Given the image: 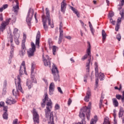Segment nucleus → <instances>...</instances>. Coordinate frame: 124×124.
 <instances>
[{"label": "nucleus", "instance_id": "f257e3e1", "mask_svg": "<svg viewBox=\"0 0 124 124\" xmlns=\"http://www.w3.org/2000/svg\"><path fill=\"white\" fill-rule=\"evenodd\" d=\"M43 97V103H41L43 108L45 107V103L46 101V109H45L46 117L47 120H49L48 124H54V114H53V112H51V109L53 108V103H52L51 99L48 97L47 92L45 93Z\"/></svg>", "mask_w": 124, "mask_h": 124}, {"label": "nucleus", "instance_id": "f03ea898", "mask_svg": "<svg viewBox=\"0 0 124 124\" xmlns=\"http://www.w3.org/2000/svg\"><path fill=\"white\" fill-rule=\"evenodd\" d=\"M46 16L45 15H43L42 16V22L44 27V29L45 31H48V26H47V19L48 20V24L49 26H51V28H54V23H52L51 24V19H50V12H49V9L48 8H46Z\"/></svg>", "mask_w": 124, "mask_h": 124}, {"label": "nucleus", "instance_id": "7ed1b4c3", "mask_svg": "<svg viewBox=\"0 0 124 124\" xmlns=\"http://www.w3.org/2000/svg\"><path fill=\"white\" fill-rule=\"evenodd\" d=\"M15 80L16 89H13L12 93L14 96L16 97L19 95V91H20L22 93H24V91H23V89L21 86V78L20 77V76H17V78H15Z\"/></svg>", "mask_w": 124, "mask_h": 124}, {"label": "nucleus", "instance_id": "20e7f679", "mask_svg": "<svg viewBox=\"0 0 124 124\" xmlns=\"http://www.w3.org/2000/svg\"><path fill=\"white\" fill-rule=\"evenodd\" d=\"M88 48L87 49V54L85 55L82 58V61H85L88 58V56L89 57V59L88 60V62L86 63V69L87 72H90V63H91V60H92V55H91V44L89 42H88Z\"/></svg>", "mask_w": 124, "mask_h": 124}, {"label": "nucleus", "instance_id": "39448f33", "mask_svg": "<svg viewBox=\"0 0 124 124\" xmlns=\"http://www.w3.org/2000/svg\"><path fill=\"white\" fill-rule=\"evenodd\" d=\"M10 21H11V18H9L6 19L5 21L1 22L0 25V31H3L5 30L6 26L9 25Z\"/></svg>", "mask_w": 124, "mask_h": 124}, {"label": "nucleus", "instance_id": "423d86ee", "mask_svg": "<svg viewBox=\"0 0 124 124\" xmlns=\"http://www.w3.org/2000/svg\"><path fill=\"white\" fill-rule=\"evenodd\" d=\"M31 48L27 51L29 58H31L34 56V52L35 51V45L33 42L31 43Z\"/></svg>", "mask_w": 124, "mask_h": 124}, {"label": "nucleus", "instance_id": "0eeeda50", "mask_svg": "<svg viewBox=\"0 0 124 124\" xmlns=\"http://www.w3.org/2000/svg\"><path fill=\"white\" fill-rule=\"evenodd\" d=\"M43 62H44V65H45V66L51 67V58L49 57V56L46 55L44 57V55H43Z\"/></svg>", "mask_w": 124, "mask_h": 124}, {"label": "nucleus", "instance_id": "6e6552de", "mask_svg": "<svg viewBox=\"0 0 124 124\" xmlns=\"http://www.w3.org/2000/svg\"><path fill=\"white\" fill-rule=\"evenodd\" d=\"M33 15V9H30L28 14V16L27 17L26 21L28 25V26H31V18H32V16Z\"/></svg>", "mask_w": 124, "mask_h": 124}, {"label": "nucleus", "instance_id": "1a4fd4ad", "mask_svg": "<svg viewBox=\"0 0 124 124\" xmlns=\"http://www.w3.org/2000/svg\"><path fill=\"white\" fill-rule=\"evenodd\" d=\"M33 120L35 124H39V115L35 108L33 109Z\"/></svg>", "mask_w": 124, "mask_h": 124}, {"label": "nucleus", "instance_id": "9d476101", "mask_svg": "<svg viewBox=\"0 0 124 124\" xmlns=\"http://www.w3.org/2000/svg\"><path fill=\"white\" fill-rule=\"evenodd\" d=\"M19 75H20V76H21V75H23V73L24 72L25 74H26V75H28V74L27 73V71H26V64L25 62V61H23L20 67V69L19 70Z\"/></svg>", "mask_w": 124, "mask_h": 124}, {"label": "nucleus", "instance_id": "9b49d317", "mask_svg": "<svg viewBox=\"0 0 124 124\" xmlns=\"http://www.w3.org/2000/svg\"><path fill=\"white\" fill-rule=\"evenodd\" d=\"M91 107H92V103L89 102L88 107L83 108V112H88L86 113V118L88 121L90 120V116L91 115V113L90 112V110H89V109H91Z\"/></svg>", "mask_w": 124, "mask_h": 124}, {"label": "nucleus", "instance_id": "f8f14e48", "mask_svg": "<svg viewBox=\"0 0 124 124\" xmlns=\"http://www.w3.org/2000/svg\"><path fill=\"white\" fill-rule=\"evenodd\" d=\"M14 2L16 3V6H14V4L12 5L13 6V11L15 12V13H17L19 11V1L17 0H15L13 1V3Z\"/></svg>", "mask_w": 124, "mask_h": 124}, {"label": "nucleus", "instance_id": "ddd939ff", "mask_svg": "<svg viewBox=\"0 0 124 124\" xmlns=\"http://www.w3.org/2000/svg\"><path fill=\"white\" fill-rule=\"evenodd\" d=\"M34 81V79H32L31 80V79H28L26 82V86H27V87H28V89L29 90H31V87H32L33 85H32V83H35L36 84L37 82L36 80H35Z\"/></svg>", "mask_w": 124, "mask_h": 124}, {"label": "nucleus", "instance_id": "4468645a", "mask_svg": "<svg viewBox=\"0 0 124 124\" xmlns=\"http://www.w3.org/2000/svg\"><path fill=\"white\" fill-rule=\"evenodd\" d=\"M67 4L65 2V0H63V1L61 2V12L64 14L65 13V10H66V6Z\"/></svg>", "mask_w": 124, "mask_h": 124}, {"label": "nucleus", "instance_id": "2eb2a0df", "mask_svg": "<svg viewBox=\"0 0 124 124\" xmlns=\"http://www.w3.org/2000/svg\"><path fill=\"white\" fill-rule=\"evenodd\" d=\"M26 50H27V48H26V46L25 44H21V49L19 51V55L21 57L24 56L26 54Z\"/></svg>", "mask_w": 124, "mask_h": 124}, {"label": "nucleus", "instance_id": "dca6fc26", "mask_svg": "<svg viewBox=\"0 0 124 124\" xmlns=\"http://www.w3.org/2000/svg\"><path fill=\"white\" fill-rule=\"evenodd\" d=\"M54 91H55V84L54 82H51L49 87V95H52L53 94V93H54Z\"/></svg>", "mask_w": 124, "mask_h": 124}, {"label": "nucleus", "instance_id": "f3484780", "mask_svg": "<svg viewBox=\"0 0 124 124\" xmlns=\"http://www.w3.org/2000/svg\"><path fill=\"white\" fill-rule=\"evenodd\" d=\"M40 31H38L37 32V35L36 37V41H35V44L37 46H39V41L40 40Z\"/></svg>", "mask_w": 124, "mask_h": 124}, {"label": "nucleus", "instance_id": "a211bd4d", "mask_svg": "<svg viewBox=\"0 0 124 124\" xmlns=\"http://www.w3.org/2000/svg\"><path fill=\"white\" fill-rule=\"evenodd\" d=\"M90 96H91V90L89 89L87 91L86 93V95L84 98V101H86V102H89L90 100Z\"/></svg>", "mask_w": 124, "mask_h": 124}, {"label": "nucleus", "instance_id": "6ab92c4d", "mask_svg": "<svg viewBox=\"0 0 124 124\" xmlns=\"http://www.w3.org/2000/svg\"><path fill=\"white\" fill-rule=\"evenodd\" d=\"M52 72L53 75L59 74V70H58V68H57L55 64H53L52 65Z\"/></svg>", "mask_w": 124, "mask_h": 124}, {"label": "nucleus", "instance_id": "aec40b11", "mask_svg": "<svg viewBox=\"0 0 124 124\" xmlns=\"http://www.w3.org/2000/svg\"><path fill=\"white\" fill-rule=\"evenodd\" d=\"M6 103L11 105V104H14L15 103H16V101L14 99H13L12 98H9L7 99Z\"/></svg>", "mask_w": 124, "mask_h": 124}, {"label": "nucleus", "instance_id": "412c9836", "mask_svg": "<svg viewBox=\"0 0 124 124\" xmlns=\"http://www.w3.org/2000/svg\"><path fill=\"white\" fill-rule=\"evenodd\" d=\"M89 113L88 111H84V108L79 112V117L80 118H85V114Z\"/></svg>", "mask_w": 124, "mask_h": 124}, {"label": "nucleus", "instance_id": "4be33fe9", "mask_svg": "<svg viewBox=\"0 0 124 124\" xmlns=\"http://www.w3.org/2000/svg\"><path fill=\"white\" fill-rule=\"evenodd\" d=\"M70 7L71 9H72V10L73 11L74 13H75V14H76L77 17H80V14H79L78 11L72 6H71Z\"/></svg>", "mask_w": 124, "mask_h": 124}, {"label": "nucleus", "instance_id": "5701e85b", "mask_svg": "<svg viewBox=\"0 0 124 124\" xmlns=\"http://www.w3.org/2000/svg\"><path fill=\"white\" fill-rule=\"evenodd\" d=\"M112 102L114 107H118V106H119V102H118L116 98H113Z\"/></svg>", "mask_w": 124, "mask_h": 124}, {"label": "nucleus", "instance_id": "b1692460", "mask_svg": "<svg viewBox=\"0 0 124 124\" xmlns=\"http://www.w3.org/2000/svg\"><path fill=\"white\" fill-rule=\"evenodd\" d=\"M106 32H105V31L103 30L102 31V39H103V43H104V41L105 39H106Z\"/></svg>", "mask_w": 124, "mask_h": 124}, {"label": "nucleus", "instance_id": "393cba45", "mask_svg": "<svg viewBox=\"0 0 124 124\" xmlns=\"http://www.w3.org/2000/svg\"><path fill=\"white\" fill-rule=\"evenodd\" d=\"M98 119H97V116H95L94 117V119H92L91 120V122H90V124H94L96 123V122H97L98 121Z\"/></svg>", "mask_w": 124, "mask_h": 124}, {"label": "nucleus", "instance_id": "a878e982", "mask_svg": "<svg viewBox=\"0 0 124 124\" xmlns=\"http://www.w3.org/2000/svg\"><path fill=\"white\" fill-rule=\"evenodd\" d=\"M97 76H98L100 81H103V80H104V78L105 77V75L102 73H99V74Z\"/></svg>", "mask_w": 124, "mask_h": 124}, {"label": "nucleus", "instance_id": "bb28decb", "mask_svg": "<svg viewBox=\"0 0 124 124\" xmlns=\"http://www.w3.org/2000/svg\"><path fill=\"white\" fill-rule=\"evenodd\" d=\"M59 50V48L57 46H52V52L53 55H56V52Z\"/></svg>", "mask_w": 124, "mask_h": 124}, {"label": "nucleus", "instance_id": "cd10ccee", "mask_svg": "<svg viewBox=\"0 0 124 124\" xmlns=\"http://www.w3.org/2000/svg\"><path fill=\"white\" fill-rule=\"evenodd\" d=\"M54 81L57 82V81H60V76L59 75V74H56V75H54Z\"/></svg>", "mask_w": 124, "mask_h": 124}, {"label": "nucleus", "instance_id": "c85d7f7f", "mask_svg": "<svg viewBox=\"0 0 124 124\" xmlns=\"http://www.w3.org/2000/svg\"><path fill=\"white\" fill-rule=\"evenodd\" d=\"M8 7V5L7 4H4L2 6V7L0 8V12H2L4 9Z\"/></svg>", "mask_w": 124, "mask_h": 124}, {"label": "nucleus", "instance_id": "c756f323", "mask_svg": "<svg viewBox=\"0 0 124 124\" xmlns=\"http://www.w3.org/2000/svg\"><path fill=\"white\" fill-rule=\"evenodd\" d=\"M103 124H110V121H109V118H105L104 123Z\"/></svg>", "mask_w": 124, "mask_h": 124}, {"label": "nucleus", "instance_id": "7c9ffc66", "mask_svg": "<svg viewBox=\"0 0 124 124\" xmlns=\"http://www.w3.org/2000/svg\"><path fill=\"white\" fill-rule=\"evenodd\" d=\"M124 109L123 108H120L119 113V117L121 118V117H123V115H124Z\"/></svg>", "mask_w": 124, "mask_h": 124}, {"label": "nucleus", "instance_id": "2f4dec72", "mask_svg": "<svg viewBox=\"0 0 124 124\" xmlns=\"http://www.w3.org/2000/svg\"><path fill=\"white\" fill-rule=\"evenodd\" d=\"M95 76H98V75L99 74V72H98V66H96L95 67Z\"/></svg>", "mask_w": 124, "mask_h": 124}, {"label": "nucleus", "instance_id": "473e14b6", "mask_svg": "<svg viewBox=\"0 0 124 124\" xmlns=\"http://www.w3.org/2000/svg\"><path fill=\"white\" fill-rule=\"evenodd\" d=\"M2 116L3 118H4V120H7V119H8V114H7V112H4Z\"/></svg>", "mask_w": 124, "mask_h": 124}, {"label": "nucleus", "instance_id": "72a5a7b5", "mask_svg": "<svg viewBox=\"0 0 124 124\" xmlns=\"http://www.w3.org/2000/svg\"><path fill=\"white\" fill-rule=\"evenodd\" d=\"M35 67V65L34 64H31V74H32L33 72L34 71V68Z\"/></svg>", "mask_w": 124, "mask_h": 124}, {"label": "nucleus", "instance_id": "f704fd0d", "mask_svg": "<svg viewBox=\"0 0 124 124\" xmlns=\"http://www.w3.org/2000/svg\"><path fill=\"white\" fill-rule=\"evenodd\" d=\"M27 38V35L26 34H23V40H22V44H25L26 43V39Z\"/></svg>", "mask_w": 124, "mask_h": 124}, {"label": "nucleus", "instance_id": "c9c22d12", "mask_svg": "<svg viewBox=\"0 0 124 124\" xmlns=\"http://www.w3.org/2000/svg\"><path fill=\"white\" fill-rule=\"evenodd\" d=\"M48 43L49 44V46L50 47H52V46H53V42L52 41V39H48Z\"/></svg>", "mask_w": 124, "mask_h": 124}, {"label": "nucleus", "instance_id": "e433bc0d", "mask_svg": "<svg viewBox=\"0 0 124 124\" xmlns=\"http://www.w3.org/2000/svg\"><path fill=\"white\" fill-rule=\"evenodd\" d=\"M18 31H19V30H18V29L14 28V31H13V34H14V35H17V34H18Z\"/></svg>", "mask_w": 124, "mask_h": 124}, {"label": "nucleus", "instance_id": "4c0bfd02", "mask_svg": "<svg viewBox=\"0 0 124 124\" xmlns=\"http://www.w3.org/2000/svg\"><path fill=\"white\" fill-rule=\"evenodd\" d=\"M60 31V35L59 36L61 37H63V30H62V29H59Z\"/></svg>", "mask_w": 124, "mask_h": 124}, {"label": "nucleus", "instance_id": "58836bf2", "mask_svg": "<svg viewBox=\"0 0 124 124\" xmlns=\"http://www.w3.org/2000/svg\"><path fill=\"white\" fill-rule=\"evenodd\" d=\"M122 98L123 97H122V95L120 94L116 95V98H117V99H118V100H121V99L122 100Z\"/></svg>", "mask_w": 124, "mask_h": 124}, {"label": "nucleus", "instance_id": "ea45409f", "mask_svg": "<svg viewBox=\"0 0 124 124\" xmlns=\"http://www.w3.org/2000/svg\"><path fill=\"white\" fill-rule=\"evenodd\" d=\"M119 29H120V23H117L115 26V31H119Z\"/></svg>", "mask_w": 124, "mask_h": 124}, {"label": "nucleus", "instance_id": "a19ab883", "mask_svg": "<svg viewBox=\"0 0 124 124\" xmlns=\"http://www.w3.org/2000/svg\"><path fill=\"white\" fill-rule=\"evenodd\" d=\"M9 41H10L11 43H12V42H13V37L11 35H10V37H9Z\"/></svg>", "mask_w": 124, "mask_h": 124}, {"label": "nucleus", "instance_id": "79ce46f5", "mask_svg": "<svg viewBox=\"0 0 124 124\" xmlns=\"http://www.w3.org/2000/svg\"><path fill=\"white\" fill-rule=\"evenodd\" d=\"M72 103V100H71V98H69L67 102V105H68V106H70Z\"/></svg>", "mask_w": 124, "mask_h": 124}, {"label": "nucleus", "instance_id": "37998d69", "mask_svg": "<svg viewBox=\"0 0 124 124\" xmlns=\"http://www.w3.org/2000/svg\"><path fill=\"white\" fill-rule=\"evenodd\" d=\"M116 38L117 39H118V41H121V34H117L116 36Z\"/></svg>", "mask_w": 124, "mask_h": 124}, {"label": "nucleus", "instance_id": "c03bdc74", "mask_svg": "<svg viewBox=\"0 0 124 124\" xmlns=\"http://www.w3.org/2000/svg\"><path fill=\"white\" fill-rule=\"evenodd\" d=\"M62 37L59 36L58 40V44H61V43H62Z\"/></svg>", "mask_w": 124, "mask_h": 124}, {"label": "nucleus", "instance_id": "a18cd8bd", "mask_svg": "<svg viewBox=\"0 0 124 124\" xmlns=\"http://www.w3.org/2000/svg\"><path fill=\"white\" fill-rule=\"evenodd\" d=\"M120 14L121 16V18H124V10H122L120 12Z\"/></svg>", "mask_w": 124, "mask_h": 124}, {"label": "nucleus", "instance_id": "49530a36", "mask_svg": "<svg viewBox=\"0 0 124 124\" xmlns=\"http://www.w3.org/2000/svg\"><path fill=\"white\" fill-rule=\"evenodd\" d=\"M60 105H59V104H56L55 106V110H59V109H60Z\"/></svg>", "mask_w": 124, "mask_h": 124}, {"label": "nucleus", "instance_id": "de8ad7c7", "mask_svg": "<svg viewBox=\"0 0 124 124\" xmlns=\"http://www.w3.org/2000/svg\"><path fill=\"white\" fill-rule=\"evenodd\" d=\"M8 109V107L7 106H3V111L7 113V109Z\"/></svg>", "mask_w": 124, "mask_h": 124}, {"label": "nucleus", "instance_id": "09e8293b", "mask_svg": "<svg viewBox=\"0 0 124 124\" xmlns=\"http://www.w3.org/2000/svg\"><path fill=\"white\" fill-rule=\"evenodd\" d=\"M15 42L16 45H19L20 42H19V40L17 38L15 39Z\"/></svg>", "mask_w": 124, "mask_h": 124}, {"label": "nucleus", "instance_id": "8fccbe9b", "mask_svg": "<svg viewBox=\"0 0 124 124\" xmlns=\"http://www.w3.org/2000/svg\"><path fill=\"white\" fill-rule=\"evenodd\" d=\"M59 26V30H62V27H63V24H62V22H61Z\"/></svg>", "mask_w": 124, "mask_h": 124}, {"label": "nucleus", "instance_id": "3c124183", "mask_svg": "<svg viewBox=\"0 0 124 124\" xmlns=\"http://www.w3.org/2000/svg\"><path fill=\"white\" fill-rule=\"evenodd\" d=\"M0 21L3 22V16H2V14H0Z\"/></svg>", "mask_w": 124, "mask_h": 124}, {"label": "nucleus", "instance_id": "603ef678", "mask_svg": "<svg viewBox=\"0 0 124 124\" xmlns=\"http://www.w3.org/2000/svg\"><path fill=\"white\" fill-rule=\"evenodd\" d=\"M114 89H115V90H119V91H120V90H122V85L121 84L120 85V88H118V87L115 86L114 87Z\"/></svg>", "mask_w": 124, "mask_h": 124}, {"label": "nucleus", "instance_id": "864d4df0", "mask_svg": "<svg viewBox=\"0 0 124 124\" xmlns=\"http://www.w3.org/2000/svg\"><path fill=\"white\" fill-rule=\"evenodd\" d=\"M121 22H122V18L119 17L118 18V19L117 20V24H120V23H121Z\"/></svg>", "mask_w": 124, "mask_h": 124}, {"label": "nucleus", "instance_id": "5fc2aeb1", "mask_svg": "<svg viewBox=\"0 0 124 124\" xmlns=\"http://www.w3.org/2000/svg\"><path fill=\"white\" fill-rule=\"evenodd\" d=\"M58 92H59V93H63L62 91V90L61 87H58Z\"/></svg>", "mask_w": 124, "mask_h": 124}, {"label": "nucleus", "instance_id": "6e6d98bb", "mask_svg": "<svg viewBox=\"0 0 124 124\" xmlns=\"http://www.w3.org/2000/svg\"><path fill=\"white\" fill-rule=\"evenodd\" d=\"M13 124H18V119H16L14 120Z\"/></svg>", "mask_w": 124, "mask_h": 124}, {"label": "nucleus", "instance_id": "4d7b16f0", "mask_svg": "<svg viewBox=\"0 0 124 124\" xmlns=\"http://www.w3.org/2000/svg\"><path fill=\"white\" fill-rule=\"evenodd\" d=\"M4 106V102H0V107H3Z\"/></svg>", "mask_w": 124, "mask_h": 124}, {"label": "nucleus", "instance_id": "13d9d810", "mask_svg": "<svg viewBox=\"0 0 124 124\" xmlns=\"http://www.w3.org/2000/svg\"><path fill=\"white\" fill-rule=\"evenodd\" d=\"M11 49L12 51L14 52V46H13L12 44H11Z\"/></svg>", "mask_w": 124, "mask_h": 124}, {"label": "nucleus", "instance_id": "bf43d9fd", "mask_svg": "<svg viewBox=\"0 0 124 124\" xmlns=\"http://www.w3.org/2000/svg\"><path fill=\"white\" fill-rule=\"evenodd\" d=\"M90 30H91V31L92 32V33L93 34H94V30H93V29L92 28H90Z\"/></svg>", "mask_w": 124, "mask_h": 124}, {"label": "nucleus", "instance_id": "052dcab7", "mask_svg": "<svg viewBox=\"0 0 124 124\" xmlns=\"http://www.w3.org/2000/svg\"><path fill=\"white\" fill-rule=\"evenodd\" d=\"M65 38H67V39H69V40H70L72 38L70 36H65Z\"/></svg>", "mask_w": 124, "mask_h": 124}, {"label": "nucleus", "instance_id": "680f3d73", "mask_svg": "<svg viewBox=\"0 0 124 124\" xmlns=\"http://www.w3.org/2000/svg\"><path fill=\"white\" fill-rule=\"evenodd\" d=\"M79 22H80V23L81 24L82 27L85 26V24H84V22L82 20H80Z\"/></svg>", "mask_w": 124, "mask_h": 124}, {"label": "nucleus", "instance_id": "e2e57ef3", "mask_svg": "<svg viewBox=\"0 0 124 124\" xmlns=\"http://www.w3.org/2000/svg\"><path fill=\"white\" fill-rule=\"evenodd\" d=\"M34 18L36 20V23H37L38 22V21L37 20V18H36V13H35L34 14Z\"/></svg>", "mask_w": 124, "mask_h": 124}, {"label": "nucleus", "instance_id": "0e129e2a", "mask_svg": "<svg viewBox=\"0 0 124 124\" xmlns=\"http://www.w3.org/2000/svg\"><path fill=\"white\" fill-rule=\"evenodd\" d=\"M99 81V80L98 79V78H96L95 80V83H96V86H97L98 84V81Z\"/></svg>", "mask_w": 124, "mask_h": 124}, {"label": "nucleus", "instance_id": "69168bd1", "mask_svg": "<svg viewBox=\"0 0 124 124\" xmlns=\"http://www.w3.org/2000/svg\"><path fill=\"white\" fill-rule=\"evenodd\" d=\"M14 51H10V54H11V58H12V57H13V54H14Z\"/></svg>", "mask_w": 124, "mask_h": 124}, {"label": "nucleus", "instance_id": "338daca9", "mask_svg": "<svg viewBox=\"0 0 124 124\" xmlns=\"http://www.w3.org/2000/svg\"><path fill=\"white\" fill-rule=\"evenodd\" d=\"M89 27L90 28V29L93 28V25H92V23H91V22H89Z\"/></svg>", "mask_w": 124, "mask_h": 124}, {"label": "nucleus", "instance_id": "774afa93", "mask_svg": "<svg viewBox=\"0 0 124 124\" xmlns=\"http://www.w3.org/2000/svg\"><path fill=\"white\" fill-rule=\"evenodd\" d=\"M114 124H117V119H116V118H114Z\"/></svg>", "mask_w": 124, "mask_h": 124}]
</instances>
